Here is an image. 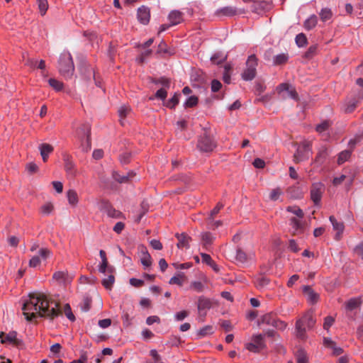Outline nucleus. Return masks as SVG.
I'll list each match as a JSON object with an SVG mask.
<instances>
[{
  "label": "nucleus",
  "instance_id": "nucleus-44",
  "mask_svg": "<svg viewBox=\"0 0 363 363\" xmlns=\"http://www.w3.org/2000/svg\"><path fill=\"white\" fill-rule=\"evenodd\" d=\"M48 82L50 86L57 91H60L63 89V83L57 79H50Z\"/></svg>",
  "mask_w": 363,
  "mask_h": 363
},
{
  "label": "nucleus",
  "instance_id": "nucleus-58",
  "mask_svg": "<svg viewBox=\"0 0 363 363\" xmlns=\"http://www.w3.org/2000/svg\"><path fill=\"white\" fill-rule=\"evenodd\" d=\"M236 259L242 263L247 261V255L241 249H238L236 251Z\"/></svg>",
  "mask_w": 363,
  "mask_h": 363
},
{
  "label": "nucleus",
  "instance_id": "nucleus-33",
  "mask_svg": "<svg viewBox=\"0 0 363 363\" xmlns=\"http://www.w3.org/2000/svg\"><path fill=\"white\" fill-rule=\"evenodd\" d=\"M180 96H181L180 94L175 93L171 99H169L167 101H165V102L164 103V105L166 107L169 108H174L179 104V98Z\"/></svg>",
  "mask_w": 363,
  "mask_h": 363
},
{
  "label": "nucleus",
  "instance_id": "nucleus-51",
  "mask_svg": "<svg viewBox=\"0 0 363 363\" xmlns=\"http://www.w3.org/2000/svg\"><path fill=\"white\" fill-rule=\"evenodd\" d=\"M198 104V98L196 96H189L184 102V106L186 108H191Z\"/></svg>",
  "mask_w": 363,
  "mask_h": 363
},
{
  "label": "nucleus",
  "instance_id": "nucleus-63",
  "mask_svg": "<svg viewBox=\"0 0 363 363\" xmlns=\"http://www.w3.org/2000/svg\"><path fill=\"white\" fill-rule=\"evenodd\" d=\"M221 86H222V84L218 80H217V79L212 80L211 84V89L213 92L218 91L220 89Z\"/></svg>",
  "mask_w": 363,
  "mask_h": 363
},
{
  "label": "nucleus",
  "instance_id": "nucleus-35",
  "mask_svg": "<svg viewBox=\"0 0 363 363\" xmlns=\"http://www.w3.org/2000/svg\"><path fill=\"white\" fill-rule=\"evenodd\" d=\"M213 333H214V329H213V326H211V325H206L205 327L201 328L198 331L197 336L199 338H201V337H203L205 336L211 335Z\"/></svg>",
  "mask_w": 363,
  "mask_h": 363
},
{
  "label": "nucleus",
  "instance_id": "nucleus-6",
  "mask_svg": "<svg viewBox=\"0 0 363 363\" xmlns=\"http://www.w3.org/2000/svg\"><path fill=\"white\" fill-rule=\"evenodd\" d=\"M77 135L82 141L83 150L88 151L91 148L90 142V126L89 125H83L78 130Z\"/></svg>",
  "mask_w": 363,
  "mask_h": 363
},
{
  "label": "nucleus",
  "instance_id": "nucleus-20",
  "mask_svg": "<svg viewBox=\"0 0 363 363\" xmlns=\"http://www.w3.org/2000/svg\"><path fill=\"white\" fill-rule=\"evenodd\" d=\"M320 21L323 23L331 22L333 17V12L328 7L321 9L318 13Z\"/></svg>",
  "mask_w": 363,
  "mask_h": 363
},
{
  "label": "nucleus",
  "instance_id": "nucleus-46",
  "mask_svg": "<svg viewBox=\"0 0 363 363\" xmlns=\"http://www.w3.org/2000/svg\"><path fill=\"white\" fill-rule=\"evenodd\" d=\"M53 211V205L50 203H45L43 204L40 208V212L43 215L48 216L50 215Z\"/></svg>",
  "mask_w": 363,
  "mask_h": 363
},
{
  "label": "nucleus",
  "instance_id": "nucleus-29",
  "mask_svg": "<svg viewBox=\"0 0 363 363\" xmlns=\"http://www.w3.org/2000/svg\"><path fill=\"white\" fill-rule=\"evenodd\" d=\"M67 197L69 203L72 206H76L79 201L78 194L74 189H69L67 192Z\"/></svg>",
  "mask_w": 363,
  "mask_h": 363
},
{
  "label": "nucleus",
  "instance_id": "nucleus-19",
  "mask_svg": "<svg viewBox=\"0 0 363 363\" xmlns=\"http://www.w3.org/2000/svg\"><path fill=\"white\" fill-rule=\"evenodd\" d=\"M295 330L298 338L303 340L307 338L306 327L302 323V320H296Z\"/></svg>",
  "mask_w": 363,
  "mask_h": 363
},
{
  "label": "nucleus",
  "instance_id": "nucleus-17",
  "mask_svg": "<svg viewBox=\"0 0 363 363\" xmlns=\"http://www.w3.org/2000/svg\"><path fill=\"white\" fill-rule=\"evenodd\" d=\"M176 237L178 239L177 247L179 248H189V242L191 240V238L189 236H188L186 233H177L176 234Z\"/></svg>",
  "mask_w": 363,
  "mask_h": 363
},
{
  "label": "nucleus",
  "instance_id": "nucleus-14",
  "mask_svg": "<svg viewBox=\"0 0 363 363\" xmlns=\"http://www.w3.org/2000/svg\"><path fill=\"white\" fill-rule=\"evenodd\" d=\"M328 155L329 151L327 147L325 145L321 146L318 150V152L313 162L317 164L318 165H322L325 162Z\"/></svg>",
  "mask_w": 363,
  "mask_h": 363
},
{
  "label": "nucleus",
  "instance_id": "nucleus-5",
  "mask_svg": "<svg viewBox=\"0 0 363 363\" xmlns=\"http://www.w3.org/2000/svg\"><path fill=\"white\" fill-rule=\"evenodd\" d=\"M264 335L262 334L253 335L251 342L247 343L245 348L252 352H259L265 347Z\"/></svg>",
  "mask_w": 363,
  "mask_h": 363
},
{
  "label": "nucleus",
  "instance_id": "nucleus-16",
  "mask_svg": "<svg viewBox=\"0 0 363 363\" xmlns=\"http://www.w3.org/2000/svg\"><path fill=\"white\" fill-rule=\"evenodd\" d=\"M212 307V301L210 298L201 296L198 298L197 308L200 313L203 311L208 310Z\"/></svg>",
  "mask_w": 363,
  "mask_h": 363
},
{
  "label": "nucleus",
  "instance_id": "nucleus-15",
  "mask_svg": "<svg viewBox=\"0 0 363 363\" xmlns=\"http://www.w3.org/2000/svg\"><path fill=\"white\" fill-rule=\"evenodd\" d=\"M42 160L44 162H46L49 158L50 154H51L54 147L48 143H42L38 147Z\"/></svg>",
  "mask_w": 363,
  "mask_h": 363
},
{
  "label": "nucleus",
  "instance_id": "nucleus-48",
  "mask_svg": "<svg viewBox=\"0 0 363 363\" xmlns=\"http://www.w3.org/2000/svg\"><path fill=\"white\" fill-rule=\"evenodd\" d=\"M190 288L196 292H202L205 289V286L200 281H194L191 283Z\"/></svg>",
  "mask_w": 363,
  "mask_h": 363
},
{
  "label": "nucleus",
  "instance_id": "nucleus-7",
  "mask_svg": "<svg viewBox=\"0 0 363 363\" xmlns=\"http://www.w3.org/2000/svg\"><path fill=\"white\" fill-rule=\"evenodd\" d=\"M197 147L201 152H208L213 151L216 147V143L210 136L204 134L200 136L198 140Z\"/></svg>",
  "mask_w": 363,
  "mask_h": 363
},
{
  "label": "nucleus",
  "instance_id": "nucleus-9",
  "mask_svg": "<svg viewBox=\"0 0 363 363\" xmlns=\"http://www.w3.org/2000/svg\"><path fill=\"white\" fill-rule=\"evenodd\" d=\"M65 170L69 178H74L77 175V169L72 157L67 154L63 155Z\"/></svg>",
  "mask_w": 363,
  "mask_h": 363
},
{
  "label": "nucleus",
  "instance_id": "nucleus-60",
  "mask_svg": "<svg viewBox=\"0 0 363 363\" xmlns=\"http://www.w3.org/2000/svg\"><path fill=\"white\" fill-rule=\"evenodd\" d=\"M286 326H287V324L284 321H282V320L277 319V318L275 319L274 323L273 325V327H274L277 329L280 330H285Z\"/></svg>",
  "mask_w": 363,
  "mask_h": 363
},
{
  "label": "nucleus",
  "instance_id": "nucleus-52",
  "mask_svg": "<svg viewBox=\"0 0 363 363\" xmlns=\"http://www.w3.org/2000/svg\"><path fill=\"white\" fill-rule=\"evenodd\" d=\"M38 4L41 16H44L48 9L47 0H38Z\"/></svg>",
  "mask_w": 363,
  "mask_h": 363
},
{
  "label": "nucleus",
  "instance_id": "nucleus-34",
  "mask_svg": "<svg viewBox=\"0 0 363 363\" xmlns=\"http://www.w3.org/2000/svg\"><path fill=\"white\" fill-rule=\"evenodd\" d=\"M296 363H308V357L306 352L299 349L296 353Z\"/></svg>",
  "mask_w": 363,
  "mask_h": 363
},
{
  "label": "nucleus",
  "instance_id": "nucleus-2",
  "mask_svg": "<svg viewBox=\"0 0 363 363\" xmlns=\"http://www.w3.org/2000/svg\"><path fill=\"white\" fill-rule=\"evenodd\" d=\"M58 69L60 74L65 79L72 77L74 65L71 54L68 51L61 53L58 61Z\"/></svg>",
  "mask_w": 363,
  "mask_h": 363
},
{
  "label": "nucleus",
  "instance_id": "nucleus-25",
  "mask_svg": "<svg viewBox=\"0 0 363 363\" xmlns=\"http://www.w3.org/2000/svg\"><path fill=\"white\" fill-rule=\"evenodd\" d=\"M216 13L225 16H233L236 15L237 9L233 6H225L218 9Z\"/></svg>",
  "mask_w": 363,
  "mask_h": 363
},
{
  "label": "nucleus",
  "instance_id": "nucleus-55",
  "mask_svg": "<svg viewBox=\"0 0 363 363\" xmlns=\"http://www.w3.org/2000/svg\"><path fill=\"white\" fill-rule=\"evenodd\" d=\"M282 191L280 189V188H276V189H274L270 194H269V199L272 200V201H277L279 199V196L282 194Z\"/></svg>",
  "mask_w": 363,
  "mask_h": 363
},
{
  "label": "nucleus",
  "instance_id": "nucleus-13",
  "mask_svg": "<svg viewBox=\"0 0 363 363\" xmlns=\"http://www.w3.org/2000/svg\"><path fill=\"white\" fill-rule=\"evenodd\" d=\"M138 19L142 24L147 25L150 18V11L149 8L143 6L138 9Z\"/></svg>",
  "mask_w": 363,
  "mask_h": 363
},
{
  "label": "nucleus",
  "instance_id": "nucleus-45",
  "mask_svg": "<svg viewBox=\"0 0 363 363\" xmlns=\"http://www.w3.org/2000/svg\"><path fill=\"white\" fill-rule=\"evenodd\" d=\"M286 211L288 212L292 213L293 214H294L295 216H296V217H298L299 218H303L304 214H303V211L297 206H288L286 208Z\"/></svg>",
  "mask_w": 363,
  "mask_h": 363
},
{
  "label": "nucleus",
  "instance_id": "nucleus-57",
  "mask_svg": "<svg viewBox=\"0 0 363 363\" xmlns=\"http://www.w3.org/2000/svg\"><path fill=\"white\" fill-rule=\"evenodd\" d=\"M140 259L142 264L145 267H150L152 264L151 256L149 253H145L144 256L141 257Z\"/></svg>",
  "mask_w": 363,
  "mask_h": 363
},
{
  "label": "nucleus",
  "instance_id": "nucleus-8",
  "mask_svg": "<svg viewBox=\"0 0 363 363\" xmlns=\"http://www.w3.org/2000/svg\"><path fill=\"white\" fill-rule=\"evenodd\" d=\"M325 186L322 182L313 183L311 189V199L315 205H318L321 201Z\"/></svg>",
  "mask_w": 363,
  "mask_h": 363
},
{
  "label": "nucleus",
  "instance_id": "nucleus-11",
  "mask_svg": "<svg viewBox=\"0 0 363 363\" xmlns=\"http://www.w3.org/2000/svg\"><path fill=\"white\" fill-rule=\"evenodd\" d=\"M303 218L298 217H292L289 220L290 231L293 235H298L303 232L304 225Z\"/></svg>",
  "mask_w": 363,
  "mask_h": 363
},
{
  "label": "nucleus",
  "instance_id": "nucleus-38",
  "mask_svg": "<svg viewBox=\"0 0 363 363\" xmlns=\"http://www.w3.org/2000/svg\"><path fill=\"white\" fill-rule=\"evenodd\" d=\"M99 271L100 273L106 274V272H113L114 269L111 266H108V260H101V264L99 266Z\"/></svg>",
  "mask_w": 363,
  "mask_h": 363
},
{
  "label": "nucleus",
  "instance_id": "nucleus-49",
  "mask_svg": "<svg viewBox=\"0 0 363 363\" xmlns=\"http://www.w3.org/2000/svg\"><path fill=\"white\" fill-rule=\"evenodd\" d=\"M287 60L288 55L286 54L282 53L274 56L273 62L274 65H281L285 63Z\"/></svg>",
  "mask_w": 363,
  "mask_h": 363
},
{
  "label": "nucleus",
  "instance_id": "nucleus-41",
  "mask_svg": "<svg viewBox=\"0 0 363 363\" xmlns=\"http://www.w3.org/2000/svg\"><path fill=\"white\" fill-rule=\"evenodd\" d=\"M351 156L350 150H344L339 153L337 158V163L342 164L345 162Z\"/></svg>",
  "mask_w": 363,
  "mask_h": 363
},
{
  "label": "nucleus",
  "instance_id": "nucleus-39",
  "mask_svg": "<svg viewBox=\"0 0 363 363\" xmlns=\"http://www.w3.org/2000/svg\"><path fill=\"white\" fill-rule=\"evenodd\" d=\"M184 274L178 273L170 279L169 284H177L179 286H182L184 283Z\"/></svg>",
  "mask_w": 363,
  "mask_h": 363
},
{
  "label": "nucleus",
  "instance_id": "nucleus-10",
  "mask_svg": "<svg viewBox=\"0 0 363 363\" xmlns=\"http://www.w3.org/2000/svg\"><path fill=\"white\" fill-rule=\"evenodd\" d=\"M0 339L2 344H9L16 347L21 345V340L17 338V333L11 331L9 333H0Z\"/></svg>",
  "mask_w": 363,
  "mask_h": 363
},
{
  "label": "nucleus",
  "instance_id": "nucleus-28",
  "mask_svg": "<svg viewBox=\"0 0 363 363\" xmlns=\"http://www.w3.org/2000/svg\"><path fill=\"white\" fill-rule=\"evenodd\" d=\"M330 221L333 225V229L337 231L336 237L338 239L344 230V225L342 222H338L334 216H330Z\"/></svg>",
  "mask_w": 363,
  "mask_h": 363
},
{
  "label": "nucleus",
  "instance_id": "nucleus-62",
  "mask_svg": "<svg viewBox=\"0 0 363 363\" xmlns=\"http://www.w3.org/2000/svg\"><path fill=\"white\" fill-rule=\"evenodd\" d=\"M51 255V252L47 248H40L38 252L39 257H40L43 259H46Z\"/></svg>",
  "mask_w": 363,
  "mask_h": 363
},
{
  "label": "nucleus",
  "instance_id": "nucleus-4",
  "mask_svg": "<svg viewBox=\"0 0 363 363\" xmlns=\"http://www.w3.org/2000/svg\"><path fill=\"white\" fill-rule=\"evenodd\" d=\"M257 61L258 60L255 55H251L248 57L246 61V68L242 73L243 80L251 81L255 77L258 65Z\"/></svg>",
  "mask_w": 363,
  "mask_h": 363
},
{
  "label": "nucleus",
  "instance_id": "nucleus-40",
  "mask_svg": "<svg viewBox=\"0 0 363 363\" xmlns=\"http://www.w3.org/2000/svg\"><path fill=\"white\" fill-rule=\"evenodd\" d=\"M225 58L226 57L222 52H218L211 57V61L213 64L220 65L225 61Z\"/></svg>",
  "mask_w": 363,
  "mask_h": 363
},
{
  "label": "nucleus",
  "instance_id": "nucleus-50",
  "mask_svg": "<svg viewBox=\"0 0 363 363\" xmlns=\"http://www.w3.org/2000/svg\"><path fill=\"white\" fill-rule=\"evenodd\" d=\"M335 318L330 315H328L324 318L323 322V329L329 331L330 327L334 324L335 323Z\"/></svg>",
  "mask_w": 363,
  "mask_h": 363
},
{
  "label": "nucleus",
  "instance_id": "nucleus-61",
  "mask_svg": "<svg viewBox=\"0 0 363 363\" xmlns=\"http://www.w3.org/2000/svg\"><path fill=\"white\" fill-rule=\"evenodd\" d=\"M223 206H224L223 203H218L216 206L211 211L208 219H213L214 216L219 213L220 209L223 208Z\"/></svg>",
  "mask_w": 363,
  "mask_h": 363
},
{
  "label": "nucleus",
  "instance_id": "nucleus-24",
  "mask_svg": "<svg viewBox=\"0 0 363 363\" xmlns=\"http://www.w3.org/2000/svg\"><path fill=\"white\" fill-rule=\"evenodd\" d=\"M201 238L202 240L203 247L206 250H208V246H210L215 240V237L213 235L212 233L209 232L202 233L201 235Z\"/></svg>",
  "mask_w": 363,
  "mask_h": 363
},
{
  "label": "nucleus",
  "instance_id": "nucleus-47",
  "mask_svg": "<svg viewBox=\"0 0 363 363\" xmlns=\"http://www.w3.org/2000/svg\"><path fill=\"white\" fill-rule=\"evenodd\" d=\"M296 45L299 47H303L307 43V38L303 33H299L296 36L295 38Z\"/></svg>",
  "mask_w": 363,
  "mask_h": 363
},
{
  "label": "nucleus",
  "instance_id": "nucleus-31",
  "mask_svg": "<svg viewBox=\"0 0 363 363\" xmlns=\"http://www.w3.org/2000/svg\"><path fill=\"white\" fill-rule=\"evenodd\" d=\"M255 282L256 286L257 288L261 289V288H263L269 284V279L267 277L259 274L255 277Z\"/></svg>",
  "mask_w": 363,
  "mask_h": 363
},
{
  "label": "nucleus",
  "instance_id": "nucleus-27",
  "mask_svg": "<svg viewBox=\"0 0 363 363\" xmlns=\"http://www.w3.org/2000/svg\"><path fill=\"white\" fill-rule=\"evenodd\" d=\"M318 23V17L315 14L311 15L303 23L304 28L307 30H312Z\"/></svg>",
  "mask_w": 363,
  "mask_h": 363
},
{
  "label": "nucleus",
  "instance_id": "nucleus-30",
  "mask_svg": "<svg viewBox=\"0 0 363 363\" xmlns=\"http://www.w3.org/2000/svg\"><path fill=\"white\" fill-rule=\"evenodd\" d=\"M130 112H131V108L128 106L123 105V106H121L119 108V109H118V115H119V117H120L121 123L123 125H124L123 121L125 119V118L126 116H128L130 113Z\"/></svg>",
  "mask_w": 363,
  "mask_h": 363
},
{
  "label": "nucleus",
  "instance_id": "nucleus-53",
  "mask_svg": "<svg viewBox=\"0 0 363 363\" xmlns=\"http://www.w3.org/2000/svg\"><path fill=\"white\" fill-rule=\"evenodd\" d=\"M154 83L155 84H161L163 88L164 89H169L170 86V81L169 79L165 77H160L156 80L154 81Z\"/></svg>",
  "mask_w": 363,
  "mask_h": 363
},
{
  "label": "nucleus",
  "instance_id": "nucleus-36",
  "mask_svg": "<svg viewBox=\"0 0 363 363\" xmlns=\"http://www.w3.org/2000/svg\"><path fill=\"white\" fill-rule=\"evenodd\" d=\"M133 175V172H129L125 175H121L118 172H114L113 174V179L119 183H125L130 180V178Z\"/></svg>",
  "mask_w": 363,
  "mask_h": 363
},
{
  "label": "nucleus",
  "instance_id": "nucleus-32",
  "mask_svg": "<svg viewBox=\"0 0 363 363\" xmlns=\"http://www.w3.org/2000/svg\"><path fill=\"white\" fill-rule=\"evenodd\" d=\"M167 89L161 88L159 90H157L154 96H152L149 98L150 100H154L155 99H157L160 100H162L163 101V104L166 101V98L167 96Z\"/></svg>",
  "mask_w": 363,
  "mask_h": 363
},
{
  "label": "nucleus",
  "instance_id": "nucleus-37",
  "mask_svg": "<svg viewBox=\"0 0 363 363\" xmlns=\"http://www.w3.org/2000/svg\"><path fill=\"white\" fill-rule=\"evenodd\" d=\"M275 319H276L275 317L272 314L267 313V314L264 315L261 318L259 323V324H266L267 325L273 326Z\"/></svg>",
  "mask_w": 363,
  "mask_h": 363
},
{
  "label": "nucleus",
  "instance_id": "nucleus-43",
  "mask_svg": "<svg viewBox=\"0 0 363 363\" xmlns=\"http://www.w3.org/2000/svg\"><path fill=\"white\" fill-rule=\"evenodd\" d=\"M106 214L108 217L112 218L118 219L124 218L123 214L121 211L116 210L113 206L109 209Z\"/></svg>",
  "mask_w": 363,
  "mask_h": 363
},
{
  "label": "nucleus",
  "instance_id": "nucleus-3",
  "mask_svg": "<svg viewBox=\"0 0 363 363\" xmlns=\"http://www.w3.org/2000/svg\"><path fill=\"white\" fill-rule=\"evenodd\" d=\"M312 155V144L310 141H303L297 147L294 155L295 162H301L305 161Z\"/></svg>",
  "mask_w": 363,
  "mask_h": 363
},
{
  "label": "nucleus",
  "instance_id": "nucleus-42",
  "mask_svg": "<svg viewBox=\"0 0 363 363\" xmlns=\"http://www.w3.org/2000/svg\"><path fill=\"white\" fill-rule=\"evenodd\" d=\"M99 209L104 213H107L111 208L113 207L111 203L106 200H101L98 203Z\"/></svg>",
  "mask_w": 363,
  "mask_h": 363
},
{
  "label": "nucleus",
  "instance_id": "nucleus-59",
  "mask_svg": "<svg viewBox=\"0 0 363 363\" xmlns=\"http://www.w3.org/2000/svg\"><path fill=\"white\" fill-rule=\"evenodd\" d=\"M26 169L30 174H33L38 172L39 168L35 162H29L26 164Z\"/></svg>",
  "mask_w": 363,
  "mask_h": 363
},
{
  "label": "nucleus",
  "instance_id": "nucleus-54",
  "mask_svg": "<svg viewBox=\"0 0 363 363\" xmlns=\"http://www.w3.org/2000/svg\"><path fill=\"white\" fill-rule=\"evenodd\" d=\"M330 127V123L328 121H325L323 123L318 124L315 127V130L319 133H323L326 131Z\"/></svg>",
  "mask_w": 363,
  "mask_h": 363
},
{
  "label": "nucleus",
  "instance_id": "nucleus-1",
  "mask_svg": "<svg viewBox=\"0 0 363 363\" xmlns=\"http://www.w3.org/2000/svg\"><path fill=\"white\" fill-rule=\"evenodd\" d=\"M24 318L29 321L45 317L53 319L60 314L59 304L50 296L41 292H33L24 300Z\"/></svg>",
  "mask_w": 363,
  "mask_h": 363
},
{
  "label": "nucleus",
  "instance_id": "nucleus-12",
  "mask_svg": "<svg viewBox=\"0 0 363 363\" xmlns=\"http://www.w3.org/2000/svg\"><path fill=\"white\" fill-rule=\"evenodd\" d=\"M52 280L58 284L63 286H66L70 281L67 270L55 272L52 275Z\"/></svg>",
  "mask_w": 363,
  "mask_h": 363
},
{
  "label": "nucleus",
  "instance_id": "nucleus-18",
  "mask_svg": "<svg viewBox=\"0 0 363 363\" xmlns=\"http://www.w3.org/2000/svg\"><path fill=\"white\" fill-rule=\"evenodd\" d=\"M168 19L170 26H176L183 21L182 13L178 10L172 11L168 16Z\"/></svg>",
  "mask_w": 363,
  "mask_h": 363
},
{
  "label": "nucleus",
  "instance_id": "nucleus-23",
  "mask_svg": "<svg viewBox=\"0 0 363 363\" xmlns=\"http://www.w3.org/2000/svg\"><path fill=\"white\" fill-rule=\"evenodd\" d=\"M114 271L113 272H106L105 277L102 279L101 284L102 285L108 290H111L114 282H115V277H114Z\"/></svg>",
  "mask_w": 363,
  "mask_h": 363
},
{
  "label": "nucleus",
  "instance_id": "nucleus-21",
  "mask_svg": "<svg viewBox=\"0 0 363 363\" xmlns=\"http://www.w3.org/2000/svg\"><path fill=\"white\" fill-rule=\"evenodd\" d=\"M303 291L307 295L308 301L312 304L316 303L318 300L319 295L315 293L309 286H304Z\"/></svg>",
  "mask_w": 363,
  "mask_h": 363
},
{
  "label": "nucleus",
  "instance_id": "nucleus-22",
  "mask_svg": "<svg viewBox=\"0 0 363 363\" xmlns=\"http://www.w3.org/2000/svg\"><path fill=\"white\" fill-rule=\"evenodd\" d=\"M361 303V297L352 298L345 303V308L348 311H352L359 308Z\"/></svg>",
  "mask_w": 363,
  "mask_h": 363
},
{
  "label": "nucleus",
  "instance_id": "nucleus-64",
  "mask_svg": "<svg viewBox=\"0 0 363 363\" xmlns=\"http://www.w3.org/2000/svg\"><path fill=\"white\" fill-rule=\"evenodd\" d=\"M40 264V259L39 256H33L30 260H29V266L30 267L35 268Z\"/></svg>",
  "mask_w": 363,
  "mask_h": 363
},
{
  "label": "nucleus",
  "instance_id": "nucleus-26",
  "mask_svg": "<svg viewBox=\"0 0 363 363\" xmlns=\"http://www.w3.org/2000/svg\"><path fill=\"white\" fill-rule=\"evenodd\" d=\"M298 320H302V323L305 325L308 329L312 328L315 323V320L311 313H306L299 318Z\"/></svg>",
  "mask_w": 363,
  "mask_h": 363
},
{
  "label": "nucleus",
  "instance_id": "nucleus-56",
  "mask_svg": "<svg viewBox=\"0 0 363 363\" xmlns=\"http://www.w3.org/2000/svg\"><path fill=\"white\" fill-rule=\"evenodd\" d=\"M357 101L355 99L350 100L346 105L345 108V111L347 113L352 112L356 106H357Z\"/></svg>",
  "mask_w": 363,
  "mask_h": 363
}]
</instances>
